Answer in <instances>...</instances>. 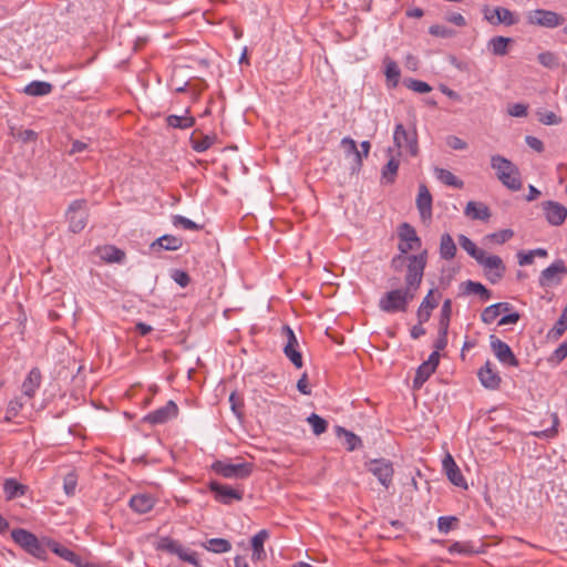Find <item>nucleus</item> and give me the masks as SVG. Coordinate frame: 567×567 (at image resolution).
<instances>
[{
	"label": "nucleus",
	"instance_id": "34",
	"mask_svg": "<svg viewBox=\"0 0 567 567\" xmlns=\"http://www.w3.org/2000/svg\"><path fill=\"white\" fill-rule=\"evenodd\" d=\"M336 434L338 437H344V444L347 451L352 452L362 446L361 439L351 431L346 430L342 426H336Z\"/></svg>",
	"mask_w": 567,
	"mask_h": 567
},
{
	"label": "nucleus",
	"instance_id": "60",
	"mask_svg": "<svg viewBox=\"0 0 567 567\" xmlns=\"http://www.w3.org/2000/svg\"><path fill=\"white\" fill-rule=\"evenodd\" d=\"M22 405L23 404L19 399L11 400L7 408L6 421H10L12 417L17 416L22 409Z\"/></svg>",
	"mask_w": 567,
	"mask_h": 567
},
{
	"label": "nucleus",
	"instance_id": "23",
	"mask_svg": "<svg viewBox=\"0 0 567 567\" xmlns=\"http://www.w3.org/2000/svg\"><path fill=\"white\" fill-rule=\"evenodd\" d=\"M388 154L390 158L385 166L382 168V178H384L386 183H393L395 181L398 169L400 166L401 152H396V154H394L393 150L389 147Z\"/></svg>",
	"mask_w": 567,
	"mask_h": 567
},
{
	"label": "nucleus",
	"instance_id": "43",
	"mask_svg": "<svg viewBox=\"0 0 567 567\" xmlns=\"http://www.w3.org/2000/svg\"><path fill=\"white\" fill-rule=\"evenodd\" d=\"M460 246L475 260L482 258L483 249L476 247V245L465 235L458 236Z\"/></svg>",
	"mask_w": 567,
	"mask_h": 567
},
{
	"label": "nucleus",
	"instance_id": "47",
	"mask_svg": "<svg viewBox=\"0 0 567 567\" xmlns=\"http://www.w3.org/2000/svg\"><path fill=\"white\" fill-rule=\"evenodd\" d=\"M172 223L175 227H182L188 230L202 229V226L182 215H174L172 218Z\"/></svg>",
	"mask_w": 567,
	"mask_h": 567
},
{
	"label": "nucleus",
	"instance_id": "32",
	"mask_svg": "<svg viewBox=\"0 0 567 567\" xmlns=\"http://www.w3.org/2000/svg\"><path fill=\"white\" fill-rule=\"evenodd\" d=\"M99 255L102 260L106 262H123L125 259V252L115 246H104L102 248H99Z\"/></svg>",
	"mask_w": 567,
	"mask_h": 567
},
{
	"label": "nucleus",
	"instance_id": "54",
	"mask_svg": "<svg viewBox=\"0 0 567 567\" xmlns=\"http://www.w3.org/2000/svg\"><path fill=\"white\" fill-rule=\"evenodd\" d=\"M538 121L545 125H557L561 123V118L551 111H538Z\"/></svg>",
	"mask_w": 567,
	"mask_h": 567
},
{
	"label": "nucleus",
	"instance_id": "21",
	"mask_svg": "<svg viewBox=\"0 0 567 567\" xmlns=\"http://www.w3.org/2000/svg\"><path fill=\"white\" fill-rule=\"evenodd\" d=\"M478 378L482 385L486 389L495 390L499 386L501 378L498 373L493 370L489 361L478 370Z\"/></svg>",
	"mask_w": 567,
	"mask_h": 567
},
{
	"label": "nucleus",
	"instance_id": "6",
	"mask_svg": "<svg viewBox=\"0 0 567 567\" xmlns=\"http://www.w3.org/2000/svg\"><path fill=\"white\" fill-rule=\"evenodd\" d=\"M393 142L398 152L406 150L411 156L419 154L417 133L415 128L406 130L403 124H396L393 132Z\"/></svg>",
	"mask_w": 567,
	"mask_h": 567
},
{
	"label": "nucleus",
	"instance_id": "18",
	"mask_svg": "<svg viewBox=\"0 0 567 567\" xmlns=\"http://www.w3.org/2000/svg\"><path fill=\"white\" fill-rule=\"evenodd\" d=\"M416 208L422 220H429L432 217V195L424 184L419 186L416 197Z\"/></svg>",
	"mask_w": 567,
	"mask_h": 567
},
{
	"label": "nucleus",
	"instance_id": "20",
	"mask_svg": "<svg viewBox=\"0 0 567 567\" xmlns=\"http://www.w3.org/2000/svg\"><path fill=\"white\" fill-rule=\"evenodd\" d=\"M476 261L486 269L495 270V279H492L493 284L497 282L503 278L505 272V266L503 264V260L498 256H487L486 252L483 250L482 258L476 259Z\"/></svg>",
	"mask_w": 567,
	"mask_h": 567
},
{
	"label": "nucleus",
	"instance_id": "61",
	"mask_svg": "<svg viewBox=\"0 0 567 567\" xmlns=\"http://www.w3.org/2000/svg\"><path fill=\"white\" fill-rule=\"evenodd\" d=\"M449 551L451 554H464V555L474 553V550L472 549V547L468 544L460 543V542L453 543L450 546Z\"/></svg>",
	"mask_w": 567,
	"mask_h": 567
},
{
	"label": "nucleus",
	"instance_id": "26",
	"mask_svg": "<svg viewBox=\"0 0 567 567\" xmlns=\"http://www.w3.org/2000/svg\"><path fill=\"white\" fill-rule=\"evenodd\" d=\"M41 384V372L38 368L31 369L22 383V392L28 398H33Z\"/></svg>",
	"mask_w": 567,
	"mask_h": 567
},
{
	"label": "nucleus",
	"instance_id": "62",
	"mask_svg": "<svg viewBox=\"0 0 567 567\" xmlns=\"http://www.w3.org/2000/svg\"><path fill=\"white\" fill-rule=\"evenodd\" d=\"M508 114L514 117H524L527 115V105L515 103L508 106Z\"/></svg>",
	"mask_w": 567,
	"mask_h": 567
},
{
	"label": "nucleus",
	"instance_id": "24",
	"mask_svg": "<svg viewBox=\"0 0 567 567\" xmlns=\"http://www.w3.org/2000/svg\"><path fill=\"white\" fill-rule=\"evenodd\" d=\"M155 505V499L150 494H137L131 497L130 507L137 514H146Z\"/></svg>",
	"mask_w": 567,
	"mask_h": 567
},
{
	"label": "nucleus",
	"instance_id": "58",
	"mask_svg": "<svg viewBox=\"0 0 567 567\" xmlns=\"http://www.w3.org/2000/svg\"><path fill=\"white\" fill-rule=\"evenodd\" d=\"M447 332L449 328H442L439 327V336L437 339L434 342V350L440 352L441 350H444L447 346Z\"/></svg>",
	"mask_w": 567,
	"mask_h": 567
},
{
	"label": "nucleus",
	"instance_id": "63",
	"mask_svg": "<svg viewBox=\"0 0 567 567\" xmlns=\"http://www.w3.org/2000/svg\"><path fill=\"white\" fill-rule=\"evenodd\" d=\"M513 236H514V233L512 229H503V230H499L497 233L489 235L492 240H494L497 244H504L508 239H511Z\"/></svg>",
	"mask_w": 567,
	"mask_h": 567
},
{
	"label": "nucleus",
	"instance_id": "36",
	"mask_svg": "<svg viewBox=\"0 0 567 567\" xmlns=\"http://www.w3.org/2000/svg\"><path fill=\"white\" fill-rule=\"evenodd\" d=\"M434 173H435L436 178L441 183H443L447 186H452V187L458 188V189L463 188V186H464V182L462 179H460L458 177H456L449 169L435 167Z\"/></svg>",
	"mask_w": 567,
	"mask_h": 567
},
{
	"label": "nucleus",
	"instance_id": "53",
	"mask_svg": "<svg viewBox=\"0 0 567 567\" xmlns=\"http://www.w3.org/2000/svg\"><path fill=\"white\" fill-rule=\"evenodd\" d=\"M78 477L73 472L68 473L63 478V489L68 496L75 494Z\"/></svg>",
	"mask_w": 567,
	"mask_h": 567
},
{
	"label": "nucleus",
	"instance_id": "16",
	"mask_svg": "<svg viewBox=\"0 0 567 567\" xmlns=\"http://www.w3.org/2000/svg\"><path fill=\"white\" fill-rule=\"evenodd\" d=\"M546 220L553 226L561 225L567 217V208L554 200H546L542 204Z\"/></svg>",
	"mask_w": 567,
	"mask_h": 567
},
{
	"label": "nucleus",
	"instance_id": "37",
	"mask_svg": "<svg viewBox=\"0 0 567 567\" xmlns=\"http://www.w3.org/2000/svg\"><path fill=\"white\" fill-rule=\"evenodd\" d=\"M456 245L450 234H443L440 240V256L442 259L451 260L455 257Z\"/></svg>",
	"mask_w": 567,
	"mask_h": 567
},
{
	"label": "nucleus",
	"instance_id": "42",
	"mask_svg": "<svg viewBox=\"0 0 567 567\" xmlns=\"http://www.w3.org/2000/svg\"><path fill=\"white\" fill-rule=\"evenodd\" d=\"M567 330V306L563 309L559 319L556 321L551 330L548 332V337L558 339Z\"/></svg>",
	"mask_w": 567,
	"mask_h": 567
},
{
	"label": "nucleus",
	"instance_id": "57",
	"mask_svg": "<svg viewBox=\"0 0 567 567\" xmlns=\"http://www.w3.org/2000/svg\"><path fill=\"white\" fill-rule=\"evenodd\" d=\"M567 357V341H564L549 357L550 363L558 364Z\"/></svg>",
	"mask_w": 567,
	"mask_h": 567
},
{
	"label": "nucleus",
	"instance_id": "52",
	"mask_svg": "<svg viewBox=\"0 0 567 567\" xmlns=\"http://www.w3.org/2000/svg\"><path fill=\"white\" fill-rule=\"evenodd\" d=\"M179 554H177V556L184 560V561H187L196 567H200V563L198 560V557H197V553L194 551V550H190L188 548H185L183 545H181L179 547Z\"/></svg>",
	"mask_w": 567,
	"mask_h": 567
},
{
	"label": "nucleus",
	"instance_id": "31",
	"mask_svg": "<svg viewBox=\"0 0 567 567\" xmlns=\"http://www.w3.org/2000/svg\"><path fill=\"white\" fill-rule=\"evenodd\" d=\"M512 41L513 40L511 38H506V37H503V35H496V37H493L488 41L487 47H488V50L494 55L504 56V55L507 54V52H508V44Z\"/></svg>",
	"mask_w": 567,
	"mask_h": 567
},
{
	"label": "nucleus",
	"instance_id": "14",
	"mask_svg": "<svg viewBox=\"0 0 567 567\" xmlns=\"http://www.w3.org/2000/svg\"><path fill=\"white\" fill-rule=\"evenodd\" d=\"M399 237L401 243L399 244V250L402 254H408L410 250L419 249L421 247V239L416 235L413 226L408 223H403L400 226Z\"/></svg>",
	"mask_w": 567,
	"mask_h": 567
},
{
	"label": "nucleus",
	"instance_id": "7",
	"mask_svg": "<svg viewBox=\"0 0 567 567\" xmlns=\"http://www.w3.org/2000/svg\"><path fill=\"white\" fill-rule=\"evenodd\" d=\"M526 21L528 24L554 29L561 25L565 19L554 11L536 9L527 13Z\"/></svg>",
	"mask_w": 567,
	"mask_h": 567
},
{
	"label": "nucleus",
	"instance_id": "51",
	"mask_svg": "<svg viewBox=\"0 0 567 567\" xmlns=\"http://www.w3.org/2000/svg\"><path fill=\"white\" fill-rule=\"evenodd\" d=\"M457 522L455 516H441L437 519V528L441 533L447 534L456 526Z\"/></svg>",
	"mask_w": 567,
	"mask_h": 567
},
{
	"label": "nucleus",
	"instance_id": "35",
	"mask_svg": "<svg viewBox=\"0 0 567 567\" xmlns=\"http://www.w3.org/2000/svg\"><path fill=\"white\" fill-rule=\"evenodd\" d=\"M53 85L44 81H32L29 83L23 92L30 96H44L52 92Z\"/></svg>",
	"mask_w": 567,
	"mask_h": 567
},
{
	"label": "nucleus",
	"instance_id": "33",
	"mask_svg": "<svg viewBox=\"0 0 567 567\" xmlns=\"http://www.w3.org/2000/svg\"><path fill=\"white\" fill-rule=\"evenodd\" d=\"M268 536V532L266 529H261L251 538L252 559L260 560L266 556L264 543Z\"/></svg>",
	"mask_w": 567,
	"mask_h": 567
},
{
	"label": "nucleus",
	"instance_id": "38",
	"mask_svg": "<svg viewBox=\"0 0 567 567\" xmlns=\"http://www.w3.org/2000/svg\"><path fill=\"white\" fill-rule=\"evenodd\" d=\"M216 137L210 135H202L196 137V132L190 135L189 143L194 151L203 153L207 151L214 143Z\"/></svg>",
	"mask_w": 567,
	"mask_h": 567
},
{
	"label": "nucleus",
	"instance_id": "17",
	"mask_svg": "<svg viewBox=\"0 0 567 567\" xmlns=\"http://www.w3.org/2000/svg\"><path fill=\"white\" fill-rule=\"evenodd\" d=\"M443 471L449 481L457 487L467 488V483L461 473L460 467L455 463L451 454H447L442 462Z\"/></svg>",
	"mask_w": 567,
	"mask_h": 567
},
{
	"label": "nucleus",
	"instance_id": "39",
	"mask_svg": "<svg viewBox=\"0 0 567 567\" xmlns=\"http://www.w3.org/2000/svg\"><path fill=\"white\" fill-rule=\"evenodd\" d=\"M183 240L179 237L173 235H164L152 244V247L159 246L165 250H177L182 247Z\"/></svg>",
	"mask_w": 567,
	"mask_h": 567
},
{
	"label": "nucleus",
	"instance_id": "1",
	"mask_svg": "<svg viewBox=\"0 0 567 567\" xmlns=\"http://www.w3.org/2000/svg\"><path fill=\"white\" fill-rule=\"evenodd\" d=\"M426 251L419 255H410L408 271L404 277L405 286L398 288L400 279L392 277L389 279V285L392 289L385 292L379 300V309L386 313L405 312L409 303L414 299L419 290L424 269L426 266Z\"/></svg>",
	"mask_w": 567,
	"mask_h": 567
},
{
	"label": "nucleus",
	"instance_id": "8",
	"mask_svg": "<svg viewBox=\"0 0 567 567\" xmlns=\"http://www.w3.org/2000/svg\"><path fill=\"white\" fill-rule=\"evenodd\" d=\"M484 19L492 25L505 24L507 27L518 23V17L507 8L484 6Z\"/></svg>",
	"mask_w": 567,
	"mask_h": 567
},
{
	"label": "nucleus",
	"instance_id": "3",
	"mask_svg": "<svg viewBox=\"0 0 567 567\" xmlns=\"http://www.w3.org/2000/svg\"><path fill=\"white\" fill-rule=\"evenodd\" d=\"M11 537L30 555L39 559H47V545L40 542L34 534L23 528H17L11 532Z\"/></svg>",
	"mask_w": 567,
	"mask_h": 567
},
{
	"label": "nucleus",
	"instance_id": "46",
	"mask_svg": "<svg viewBox=\"0 0 567 567\" xmlns=\"http://www.w3.org/2000/svg\"><path fill=\"white\" fill-rule=\"evenodd\" d=\"M307 421L311 425L313 434L321 435L322 433H324L327 431V427H328L327 421L324 419H322L321 416H319L318 414H316V413L310 414L308 416Z\"/></svg>",
	"mask_w": 567,
	"mask_h": 567
},
{
	"label": "nucleus",
	"instance_id": "25",
	"mask_svg": "<svg viewBox=\"0 0 567 567\" xmlns=\"http://www.w3.org/2000/svg\"><path fill=\"white\" fill-rule=\"evenodd\" d=\"M465 216L476 220H487L491 217V210L484 203L468 202L464 209Z\"/></svg>",
	"mask_w": 567,
	"mask_h": 567
},
{
	"label": "nucleus",
	"instance_id": "13",
	"mask_svg": "<svg viewBox=\"0 0 567 567\" xmlns=\"http://www.w3.org/2000/svg\"><path fill=\"white\" fill-rule=\"evenodd\" d=\"M489 344L494 354L503 364L518 367L519 362L507 343L491 334Z\"/></svg>",
	"mask_w": 567,
	"mask_h": 567
},
{
	"label": "nucleus",
	"instance_id": "28",
	"mask_svg": "<svg viewBox=\"0 0 567 567\" xmlns=\"http://www.w3.org/2000/svg\"><path fill=\"white\" fill-rule=\"evenodd\" d=\"M47 548L56 554L62 559L70 561L74 565H80V557L68 547L56 543L55 540H48Z\"/></svg>",
	"mask_w": 567,
	"mask_h": 567
},
{
	"label": "nucleus",
	"instance_id": "45",
	"mask_svg": "<svg viewBox=\"0 0 567 567\" xmlns=\"http://www.w3.org/2000/svg\"><path fill=\"white\" fill-rule=\"evenodd\" d=\"M434 372L435 369L423 362L416 370L413 380L414 386L420 388Z\"/></svg>",
	"mask_w": 567,
	"mask_h": 567
},
{
	"label": "nucleus",
	"instance_id": "49",
	"mask_svg": "<svg viewBox=\"0 0 567 567\" xmlns=\"http://www.w3.org/2000/svg\"><path fill=\"white\" fill-rule=\"evenodd\" d=\"M451 315H452V301H451V299H446L443 302L442 308H441L439 327L449 328Z\"/></svg>",
	"mask_w": 567,
	"mask_h": 567
},
{
	"label": "nucleus",
	"instance_id": "55",
	"mask_svg": "<svg viewBox=\"0 0 567 567\" xmlns=\"http://www.w3.org/2000/svg\"><path fill=\"white\" fill-rule=\"evenodd\" d=\"M405 85L410 90L417 92V93H422V94L429 93L432 90V87L426 82H423L420 80H414V79L406 80Z\"/></svg>",
	"mask_w": 567,
	"mask_h": 567
},
{
	"label": "nucleus",
	"instance_id": "59",
	"mask_svg": "<svg viewBox=\"0 0 567 567\" xmlns=\"http://www.w3.org/2000/svg\"><path fill=\"white\" fill-rule=\"evenodd\" d=\"M172 278L177 285H179L183 288L187 287L188 284L190 282L189 275L186 271L179 269H175L173 271Z\"/></svg>",
	"mask_w": 567,
	"mask_h": 567
},
{
	"label": "nucleus",
	"instance_id": "50",
	"mask_svg": "<svg viewBox=\"0 0 567 567\" xmlns=\"http://www.w3.org/2000/svg\"><path fill=\"white\" fill-rule=\"evenodd\" d=\"M537 60L543 66L548 69H555L559 64L557 55L549 51L539 53Z\"/></svg>",
	"mask_w": 567,
	"mask_h": 567
},
{
	"label": "nucleus",
	"instance_id": "9",
	"mask_svg": "<svg viewBox=\"0 0 567 567\" xmlns=\"http://www.w3.org/2000/svg\"><path fill=\"white\" fill-rule=\"evenodd\" d=\"M367 465L368 471L378 478L380 484L389 488L394 475L392 462L385 458H374L369 461Z\"/></svg>",
	"mask_w": 567,
	"mask_h": 567
},
{
	"label": "nucleus",
	"instance_id": "30",
	"mask_svg": "<svg viewBox=\"0 0 567 567\" xmlns=\"http://www.w3.org/2000/svg\"><path fill=\"white\" fill-rule=\"evenodd\" d=\"M166 124L172 128L185 130L195 125V118L188 115V111L186 110L185 115H168L166 117Z\"/></svg>",
	"mask_w": 567,
	"mask_h": 567
},
{
	"label": "nucleus",
	"instance_id": "19",
	"mask_svg": "<svg viewBox=\"0 0 567 567\" xmlns=\"http://www.w3.org/2000/svg\"><path fill=\"white\" fill-rule=\"evenodd\" d=\"M440 297V293H437L436 297L434 296V289L429 291L416 312L417 321H420V323H425L429 321L432 310L435 309L439 305Z\"/></svg>",
	"mask_w": 567,
	"mask_h": 567
},
{
	"label": "nucleus",
	"instance_id": "4",
	"mask_svg": "<svg viewBox=\"0 0 567 567\" xmlns=\"http://www.w3.org/2000/svg\"><path fill=\"white\" fill-rule=\"evenodd\" d=\"M212 470L225 478L245 480L251 475L254 464L249 462L228 463L216 461L213 463Z\"/></svg>",
	"mask_w": 567,
	"mask_h": 567
},
{
	"label": "nucleus",
	"instance_id": "64",
	"mask_svg": "<svg viewBox=\"0 0 567 567\" xmlns=\"http://www.w3.org/2000/svg\"><path fill=\"white\" fill-rule=\"evenodd\" d=\"M446 144L452 150H455V151H462L467 147V143L465 141H463L462 138L454 136V135L447 136Z\"/></svg>",
	"mask_w": 567,
	"mask_h": 567
},
{
	"label": "nucleus",
	"instance_id": "29",
	"mask_svg": "<svg viewBox=\"0 0 567 567\" xmlns=\"http://www.w3.org/2000/svg\"><path fill=\"white\" fill-rule=\"evenodd\" d=\"M3 491L7 499H14L25 495L28 487L16 478H7L3 483Z\"/></svg>",
	"mask_w": 567,
	"mask_h": 567
},
{
	"label": "nucleus",
	"instance_id": "5",
	"mask_svg": "<svg viewBox=\"0 0 567 567\" xmlns=\"http://www.w3.org/2000/svg\"><path fill=\"white\" fill-rule=\"evenodd\" d=\"M65 218L69 224L70 231L74 234L82 231L85 228L89 218L86 200H73L65 212Z\"/></svg>",
	"mask_w": 567,
	"mask_h": 567
},
{
	"label": "nucleus",
	"instance_id": "27",
	"mask_svg": "<svg viewBox=\"0 0 567 567\" xmlns=\"http://www.w3.org/2000/svg\"><path fill=\"white\" fill-rule=\"evenodd\" d=\"M512 309L511 303L508 302H497L486 307L482 313L481 319L484 323H492L502 312H509Z\"/></svg>",
	"mask_w": 567,
	"mask_h": 567
},
{
	"label": "nucleus",
	"instance_id": "11",
	"mask_svg": "<svg viewBox=\"0 0 567 567\" xmlns=\"http://www.w3.org/2000/svg\"><path fill=\"white\" fill-rule=\"evenodd\" d=\"M281 331L282 336L286 338V343L282 349L284 353L297 369H300L303 362L299 350V341L289 326H284Z\"/></svg>",
	"mask_w": 567,
	"mask_h": 567
},
{
	"label": "nucleus",
	"instance_id": "44",
	"mask_svg": "<svg viewBox=\"0 0 567 567\" xmlns=\"http://www.w3.org/2000/svg\"><path fill=\"white\" fill-rule=\"evenodd\" d=\"M400 69L393 60H385V76L391 86H396L400 79Z\"/></svg>",
	"mask_w": 567,
	"mask_h": 567
},
{
	"label": "nucleus",
	"instance_id": "48",
	"mask_svg": "<svg viewBox=\"0 0 567 567\" xmlns=\"http://www.w3.org/2000/svg\"><path fill=\"white\" fill-rule=\"evenodd\" d=\"M181 545L182 544H179L177 540H174L169 537H164L159 540L157 548L177 556V554H179L178 550Z\"/></svg>",
	"mask_w": 567,
	"mask_h": 567
},
{
	"label": "nucleus",
	"instance_id": "15",
	"mask_svg": "<svg viewBox=\"0 0 567 567\" xmlns=\"http://www.w3.org/2000/svg\"><path fill=\"white\" fill-rule=\"evenodd\" d=\"M178 413V406L174 401H168L164 406L150 412L144 416V422L156 425L166 423L168 420L175 417Z\"/></svg>",
	"mask_w": 567,
	"mask_h": 567
},
{
	"label": "nucleus",
	"instance_id": "2",
	"mask_svg": "<svg viewBox=\"0 0 567 567\" xmlns=\"http://www.w3.org/2000/svg\"><path fill=\"white\" fill-rule=\"evenodd\" d=\"M491 166L496 172L499 182L511 190L522 188V179L518 167L502 155L491 157Z\"/></svg>",
	"mask_w": 567,
	"mask_h": 567
},
{
	"label": "nucleus",
	"instance_id": "22",
	"mask_svg": "<svg viewBox=\"0 0 567 567\" xmlns=\"http://www.w3.org/2000/svg\"><path fill=\"white\" fill-rule=\"evenodd\" d=\"M340 145L347 157L352 158V172L361 168V152L358 150L357 143L351 137H343Z\"/></svg>",
	"mask_w": 567,
	"mask_h": 567
},
{
	"label": "nucleus",
	"instance_id": "10",
	"mask_svg": "<svg viewBox=\"0 0 567 567\" xmlns=\"http://www.w3.org/2000/svg\"><path fill=\"white\" fill-rule=\"evenodd\" d=\"M567 275V267L563 259L555 260L550 266L545 268L539 276L538 282L540 287L557 286Z\"/></svg>",
	"mask_w": 567,
	"mask_h": 567
},
{
	"label": "nucleus",
	"instance_id": "56",
	"mask_svg": "<svg viewBox=\"0 0 567 567\" xmlns=\"http://www.w3.org/2000/svg\"><path fill=\"white\" fill-rule=\"evenodd\" d=\"M429 32L430 34L434 35V37H440V38H452L454 34H455V31L445 27V25H441V24H434V25H431L430 29H429Z\"/></svg>",
	"mask_w": 567,
	"mask_h": 567
},
{
	"label": "nucleus",
	"instance_id": "12",
	"mask_svg": "<svg viewBox=\"0 0 567 567\" xmlns=\"http://www.w3.org/2000/svg\"><path fill=\"white\" fill-rule=\"evenodd\" d=\"M208 487L210 492L214 493L215 499L225 505H229L234 501H241L244 498V489L234 488L216 481H212Z\"/></svg>",
	"mask_w": 567,
	"mask_h": 567
},
{
	"label": "nucleus",
	"instance_id": "41",
	"mask_svg": "<svg viewBox=\"0 0 567 567\" xmlns=\"http://www.w3.org/2000/svg\"><path fill=\"white\" fill-rule=\"evenodd\" d=\"M465 289H464V292L465 293H475V295H480L481 298L486 301L488 299H491L492 297V293L488 289L485 288L484 285H482L481 282H476V281H472V280H467L465 284Z\"/></svg>",
	"mask_w": 567,
	"mask_h": 567
},
{
	"label": "nucleus",
	"instance_id": "40",
	"mask_svg": "<svg viewBox=\"0 0 567 567\" xmlns=\"http://www.w3.org/2000/svg\"><path fill=\"white\" fill-rule=\"evenodd\" d=\"M203 546L215 554L227 553L231 549V544L225 538H210Z\"/></svg>",
	"mask_w": 567,
	"mask_h": 567
}]
</instances>
